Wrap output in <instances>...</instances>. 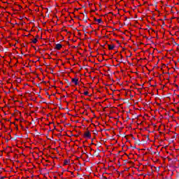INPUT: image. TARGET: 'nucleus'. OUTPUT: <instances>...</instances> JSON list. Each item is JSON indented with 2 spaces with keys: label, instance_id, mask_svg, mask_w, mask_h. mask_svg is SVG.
<instances>
[{
  "label": "nucleus",
  "instance_id": "nucleus-1",
  "mask_svg": "<svg viewBox=\"0 0 179 179\" xmlns=\"http://www.w3.org/2000/svg\"><path fill=\"white\" fill-rule=\"evenodd\" d=\"M83 136H84V138H87V139H90V138H92V134H90V131H87L84 133Z\"/></svg>",
  "mask_w": 179,
  "mask_h": 179
},
{
  "label": "nucleus",
  "instance_id": "nucleus-2",
  "mask_svg": "<svg viewBox=\"0 0 179 179\" xmlns=\"http://www.w3.org/2000/svg\"><path fill=\"white\" fill-rule=\"evenodd\" d=\"M71 82H72V83L75 84L76 85H79V83H78V82H79V79H78L76 78H72Z\"/></svg>",
  "mask_w": 179,
  "mask_h": 179
},
{
  "label": "nucleus",
  "instance_id": "nucleus-3",
  "mask_svg": "<svg viewBox=\"0 0 179 179\" xmlns=\"http://www.w3.org/2000/svg\"><path fill=\"white\" fill-rule=\"evenodd\" d=\"M61 48H62V45H61L60 43L56 44V47H55L56 50H61Z\"/></svg>",
  "mask_w": 179,
  "mask_h": 179
},
{
  "label": "nucleus",
  "instance_id": "nucleus-4",
  "mask_svg": "<svg viewBox=\"0 0 179 179\" xmlns=\"http://www.w3.org/2000/svg\"><path fill=\"white\" fill-rule=\"evenodd\" d=\"M108 50H114L115 45H108Z\"/></svg>",
  "mask_w": 179,
  "mask_h": 179
},
{
  "label": "nucleus",
  "instance_id": "nucleus-5",
  "mask_svg": "<svg viewBox=\"0 0 179 179\" xmlns=\"http://www.w3.org/2000/svg\"><path fill=\"white\" fill-rule=\"evenodd\" d=\"M94 153H95V156L99 157L100 155V150L95 151Z\"/></svg>",
  "mask_w": 179,
  "mask_h": 179
},
{
  "label": "nucleus",
  "instance_id": "nucleus-6",
  "mask_svg": "<svg viewBox=\"0 0 179 179\" xmlns=\"http://www.w3.org/2000/svg\"><path fill=\"white\" fill-rule=\"evenodd\" d=\"M67 164H69V160L65 159L64 160V166H66Z\"/></svg>",
  "mask_w": 179,
  "mask_h": 179
},
{
  "label": "nucleus",
  "instance_id": "nucleus-7",
  "mask_svg": "<svg viewBox=\"0 0 179 179\" xmlns=\"http://www.w3.org/2000/svg\"><path fill=\"white\" fill-rule=\"evenodd\" d=\"M32 43L34 44H36V43H37V38H34V40H32Z\"/></svg>",
  "mask_w": 179,
  "mask_h": 179
},
{
  "label": "nucleus",
  "instance_id": "nucleus-8",
  "mask_svg": "<svg viewBox=\"0 0 179 179\" xmlns=\"http://www.w3.org/2000/svg\"><path fill=\"white\" fill-rule=\"evenodd\" d=\"M96 22H98L99 24L103 23V20L101 19H98Z\"/></svg>",
  "mask_w": 179,
  "mask_h": 179
},
{
  "label": "nucleus",
  "instance_id": "nucleus-9",
  "mask_svg": "<svg viewBox=\"0 0 179 179\" xmlns=\"http://www.w3.org/2000/svg\"><path fill=\"white\" fill-rule=\"evenodd\" d=\"M85 96H89V92L86 91L84 92Z\"/></svg>",
  "mask_w": 179,
  "mask_h": 179
},
{
  "label": "nucleus",
  "instance_id": "nucleus-10",
  "mask_svg": "<svg viewBox=\"0 0 179 179\" xmlns=\"http://www.w3.org/2000/svg\"><path fill=\"white\" fill-rule=\"evenodd\" d=\"M87 17H86L85 19L83 18V20L85 22V23H87Z\"/></svg>",
  "mask_w": 179,
  "mask_h": 179
},
{
  "label": "nucleus",
  "instance_id": "nucleus-11",
  "mask_svg": "<svg viewBox=\"0 0 179 179\" xmlns=\"http://www.w3.org/2000/svg\"><path fill=\"white\" fill-rule=\"evenodd\" d=\"M130 136L131 137L132 139H134V141H135V139H136V138H135L134 137V135H132V134H130Z\"/></svg>",
  "mask_w": 179,
  "mask_h": 179
},
{
  "label": "nucleus",
  "instance_id": "nucleus-12",
  "mask_svg": "<svg viewBox=\"0 0 179 179\" xmlns=\"http://www.w3.org/2000/svg\"><path fill=\"white\" fill-rule=\"evenodd\" d=\"M94 22H97L98 19L96 17H94Z\"/></svg>",
  "mask_w": 179,
  "mask_h": 179
},
{
  "label": "nucleus",
  "instance_id": "nucleus-13",
  "mask_svg": "<svg viewBox=\"0 0 179 179\" xmlns=\"http://www.w3.org/2000/svg\"><path fill=\"white\" fill-rule=\"evenodd\" d=\"M94 135H97V131H96V130L94 132Z\"/></svg>",
  "mask_w": 179,
  "mask_h": 179
},
{
  "label": "nucleus",
  "instance_id": "nucleus-14",
  "mask_svg": "<svg viewBox=\"0 0 179 179\" xmlns=\"http://www.w3.org/2000/svg\"><path fill=\"white\" fill-rule=\"evenodd\" d=\"M88 27H92V25L90 24L88 27H86V29H88Z\"/></svg>",
  "mask_w": 179,
  "mask_h": 179
},
{
  "label": "nucleus",
  "instance_id": "nucleus-15",
  "mask_svg": "<svg viewBox=\"0 0 179 179\" xmlns=\"http://www.w3.org/2000/svg\"><path fill=\"white\" fill-rule=\"evenodd\" d=\"M148 150H152V147L148 148Z\"/></svg>",
  "mask_w": 179,
  "mask_h": 179
},
{
  "label": "nucleus",
  "instance_id": "nucleus-16",
  "mask_svg": "<svg viewBox=\"0 0 179 179\" xmlns=\"http://www.w3.org/2000/svg\"><path fill=\"white\" fill-rule=\"evenodd\" d=\"M0 179H5V176H1Z\"/></svg>",
  "mask_w": 179,
  "mask_h": 179
},
{
  "label": "nucleus",
  "instance_id": "nucleus-17",
  "mask_svg": "<svg viewBox=\"0 0 179 179\" xmlns=\"http://www.w3.org/2000/svg\"><path fill=\"white\" fill-rule=\"evenodd\" d=\"M139 142H141V140H138L136 143H139Z\"/></svg>",
  "mask_w": 179,
  "mask_h": 179
},
{
  "label": "nucleus",
  "instance_id": "nucleus-18",
  "mask_svg": "<svg viewBox=\"0 0 179 179\" xmlns=\"http://www.w3.org/2000/svg\"><path fill=\"white\" fill-rule=\"evenodd\" d=\"M116 43H117V44H120V41H116Z\"/></svg>",
  "mask_w": 179,
  "mask_h": 179
},
{
  "label": "nucleus",
  "instance_id": "nucleus-19",
  "mask_svg": "<svg viewBox=\"0 0 179 179\" xmlns=\"http://www.w3.org/2000/svg\"><path fill=\"white\" fill-rule=\"evenodd\" d=\"M152 155H156V152H152Z\"/></svg>",
  "mask_w": 179,
  "mask_h": 179
},
{
  "label": "nucleus",
  "instance_id": "nucleus-20",
  "mask_svg": "<svg viewBox=\"0 0 179 179\" xmlns=\"http://www.w3.org/2000/svg\"><path fill=\"white\" fill-rule=\"evenodd\" d=\"M66 81L67 82V83H69V80H66Z\"/></svg>",
  "mask_w": 179,
  "mask_h": 179
},
{
  "label": "nucleus",
  "instance_id": "nucleus-21",
  "mask_svg": "<svg viewBox=\"0 0 179 179\" xmlns=\"http://www.w3.org/2000/svg\"><path fill=\"white\" fill-rule=\"evenodd\" d=\"M120 57H121V59L124 58V57L122 55H120Z\"/></svg>",
  "mask_w": 179,
  "mask_h": 179
},
{
  "label": "nucleus",
  "instance_id": "nucleus-22",
  "mask_svg": "<svg viewBox=\"0 0 179 179\" xmlns=\"http://www.w3.org/2000/svg\"><path fill=\"white\" fill-rule=\"evenodd\" d=\"M128 20V17H125V20Z\"/></svg>",
  "mask_w": 179,
  "mask_h": 179
},
{
  "label": "nucleus",
  "instance_id": "nucleus-23",
  "mask_svg": "<svg viewBox=\"0 0 179 179\" xmlns=\"http://www.w3.org/2000/svg\"><path fill=\"white\" fill-rule=\"evenodd\" d=\"M46 94H47L48 96H50V94H48V92H47Z\"/></svg>",
  "mask_w": 179,
  "mask_h": 179
},
{
  "label": "nucleus",
  "instance_id": "nucleus-24",
  "mask_svg": "<svg viewBox=\"0 0 179 179\" xmlns=\"http://www.w3.org/2000/svg\"><path fill=\"white\" fill-rule=\"evenodd\" d=\"M83 31H86V28L85 29H83Z\"/></svg>",
  "mask_w": 179,
  "mask_h": 179
},
{
  "label": "nucleus",
  "instance_id": "nucleus-25",
  "mask_svg": "<svg viewBox=\"0 0 179 179\" xmlns=\"http://www.w3.org/2000/svg\"><path fill=\"white\" fill-rule=\"evenodd\" d=\"M36 38H38V35L36 36Z\"/></svg>",
  "mask_w": 179,
  "mask_h": 179
},
{
  "label": "nucleus",
  "instance_id": "nucleus-26",
  "mask_svg": "<svg viewBox=\"0 0 179 179\" xmlns=\"http://www.w3.org/2000/svg\"><path fill=\"white\" fill-rule=\"evenodd\" d=\"M48 96H49L48 98L50 99L51 97V96L50 95H48Z\"/></svg>",
  "mask_w": 179,
  "mask_h": 179
},
{
  "label": "nucleus",
  "instance_id": "nucleus-27",
  "mask_svg": "<svg viewBox=\"0 0 179 179\" xmlns=\"http://www.w3.org/2000/svg\"><path fill=\"white\" fill-rule=\"evenodd\" d=\"M69 86H71V83H69Z\"/></svg>",
  "mask_w": 179,
  "mask_h": 179
},
{
  "label": "nucleus",
  "instance_id": "nucleus-28",
  "mask_svg": "<svg viewBox=\"0 0 179 179\" xmlns=\"http://www.w3.org/2000/svg\"><path fill=\"white\" fill-rule=\"evenodd\" d=\"M29 36H30V34L28 36H27V37H29Z\"/></svg>",
  "mask_w": 179,
  "mask_h": 179
},
{
  "label": "nucleus",
  "instance_id": "nucleus-29",
  "mask_svg": "<svg viewBox=\"0 0 179 179\" xmlns=\"http://www.w3.org/2000/svg\"><path fill=\"white\" fill-rule=\"evenodd\" d=\"M66 87H69V85H67Z\"/></svg>",
  "mask_w": 179,
  "mask_h": 179
},
{
  "label": "nucleus",
  "instance_id": "nucleus-30",
  "mask_svg": "<svg viewBox=\"0 0 179 179\" xmlns=\"http://www.w3.org/2000/svg\"><path fill=\"white\" fill-rule=\"evenodd\" d=\"M37 86H40V84H38Z\"/></svg>",
  "mask_w": 179,
  "mask_h": 179
},
{
  "label": "nucleus",
  "instance_id": "nucleus-31",
  "mask_svg": "<svg viewBox=\"0 0 179 179\" xmlns=\"http://www.w3.org/2000/svg\"><path fill=\"white\" fill-rule=\"evenodd\" d=\"M87 107H89V105H86Z\"/></svg>",
  "mask_w": 179,
  "mask_h": 179
},
{
  "label": "nucleus",
  "instance_id": "nucleus-32",
  "mask_svg": "<svg viewBox=\"0 0 179 179\" xmlns=\"http://www.w3.org/2000/svg\"><path fill=\"white\" fill-rule=\"evenodd\" d=\"M71 174H73V172H71Z\"/></svg>",
  "mask_w": 179,
  "mask_h": 179
},
{
  "label": "nucleus",
  "instance_id": "nucleus-33",
  "mask_svg": "<svg viewBox=\"0 0 179 179\" xmlns=\"http://www.w3.org/2000/svg\"><path fill=\"white\" fill-rule=\"evenodd\" d=\"M90 6H92V4H90Z\"/></svg>",
  "mask_w": 179,
  "mask_h": 179
},
{
  "label": "nucleus",
  "instance_id": "nucleus-34",
  "mask_svg": "<svg viewBox=\"0 0 179 179\" xmlns=\"http://www.w3.org/2000/svg\"><path fill=\"white\" fill-rule=\"evenodd\" d=\"M90 6H92V4H90Z\"/></svg>",
  "mask_w": 179,
  "mask_h": 179
},
{
  "label": "nucleus",
  "instance_id": "nucleus-35",
  "mask_svg": "<svg viewBox=\"0 0 179 179\" xmlns=\"http://www.w3.org/2000/svg\"><path fill=\"white\" fill-rule=\"evenodd\" d=\"M90 6H92V4H90Z\"/></svg>",
  "mask_w": 179,
  "mask_h": 179
},
{
  "label": "nucleus",
  "instance_id": "nucleus-36",
  "mask_svg": "<svg viewBox=\"0 0 179 179\" xmlns=\"http://www.w3.org/2000/svg\"><path fill=\"white\" fill-rule=\"evenodd\" d=\"M120 62H122V61H120Z\"/></svg>",
  "mask_w": 179,
  "mask_h": 179
}]
</instances>
